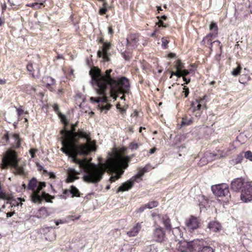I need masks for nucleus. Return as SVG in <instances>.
I'll return each mask as SVG.
<instances>
[{
  "label": "nucleus",
  "instance_id": "f257e3e1",
  "mask_svg": "<svg viewBox=\"0 0 252 252\" xmlns=\"http://www.w3.org/2000/svg\"><path fill=\"white\" fill-rule=\"evenodd\" d=\"M77 124L71 125L69 130H63L64 133V139L62 141L63 147L61 151L69 157L73 162L78 164L84 171L83 181L89 184H97L102 179L103 175L107 170L115 173L110 179L111 182L120 178L124 173V169L128 166L129 158L122 154H118L114 158L108 159L105 163L95 164L88 160L77 158L78 155H87L96 150V142L91 140L90 133L79 129L75 131Z\"/></svg>",
  "mask_w": 252,
  "mask_h": 252
},
{
  "label": "nucleus",
  "instance_id": "f03ea898",
  "mask_svg": "<svg viewBox=\"0 0 252 252\" xmlns=\"http://www.w3.org/2000/svg\"><path fill=\"white\" fill-rule=\"evenodd\" d=\"M112 71V69H107L105 74H101L100 71L98 70L91 74L92 80L96 86L97 93L103 95L98 97H91L90 100L92 102L107 103V98L105 94L107 89H109L111 95L115 99L118 96V94L129 93L130 85L128 80L125 77L116 80L110 75Z\"/></svg>",
  "mask_w": 252,
  "mask_h": 252
},
{
  "label": "nucleus",
  "instance_id": "7ed1b4c3",
  "mask_svg": "<svg viewBox=\"0 0 252 252\" xmlns=\"http://www.w3.org/2000/svg\"><path fill=\"white\" fill-rule=\"evenodd\" d=\"M37 181L35 178H32L29 182L28 188L32 190L31 195V200L34 203H40L43 199L47 202H51L52 198L51 196L45 192L42 193V196L39 195L40 191L45 187V183L39 182L37 185Z\"/></svg>",
  "mask_w": 252,
  "mask_h": 252
},
{
  "label": "nucleus",
  "instance_id": "20e7f679",
  "mask_svg": "<svg viewBox=\"0 0 252 252\" xmlns=\"http://www.w3.org/2000/svg\"><path fill=\"white\" fill-rule=\"evenodd\" d=\"M9 165L13 168V172L15 174L19 175L26 174L23 167L18 164L16 153L11 150H8L3 156L0 167L2 169H6Z\"/></svg>",
  "mask_w": 252,
  "mask_h": 252
},
{
  "label": "nucleus",
  "instance_id": "39448f33",
  "mask_svg": "<svg viewBox=\"0 0 252 252\" xmlns=\"http://www.w3.org/2000/svg\"><path fill=\"white\" fill-rule=\"evenodd\" d=\"M145 172H146V168H142L137 175L133 176L129 180L123 183L119 187L117 190V192H123L130 189L133 186L134 182H136L137 179L141 178Z\"/></svg>",
  "mask_w": 252,
  "mask_h": 252
},
{
  "label": "nucleus",
  "instance_id": "423d86ee",
  "mask_svg": "<svg viewBox=\"0 0 252 252\" xmlns=\"http://www.w3.org/2000/svg\"><path fill=\"white\" fill-rule=\"evenodd\" d=\"M201 243V241L197 240L188 244L187 250L190 252H214L213 250L210 247H202Z\"/></svg>",
  "mask_w": 252,
  "mask_h": 252
},
{
  "label": "nucleus",
  "instance_id": "0eeeda50",
  "mask_svg": "<svg viewBox=\"0 0 252 252\" xmlns=\"http://www.w3.org/2000/svg\"><path fill=\"white\" fill-rule=\"evenodd\" d=\"M211 189L213 193L216 196L219 197L224 196L227 199L230 196L228 187L225 184H221L212 186Z\"/></svg>",
  "mask_w": 252,
  "mask_h": 252
},
{
  "label": "nucleus",
  "instance_id": "6e6552de",
  "mask_svg": "<svg viewBox=\"0 0 252 252\" xmlns=\"http://www.w3.org/2000/svg\"><path fill=\"white\" fill-rule=\"evenodd\" d=\"M241 200L244 202L252 200V181L245 183L244 189L241 191Z\"/></svg>",
  "mask_w": 252,
  "mask_h": 252
},
{
  "label": "nucleus",
  "instance_id": "1a4fd4ad",
  "mask_svg": "<svg viewBox=\"0 0 252 252\" xmlns=\"http://www.w3.org/2000/svg\"><path fill=\"white\" fill-rule=\"evenodd\" d=\"M210 29L211 31L214 30L215 32V33H210L205 37L203 40L204 43L210 44L211 46L210 47L211 49L213 46V44H216L217 46H219L220 42L219 40H216L214 42H212V38L215 37L218 33V26L216 23H212L210 26Z\"/></svg>",
  "mask_w": 252,
  "mask_h": 252
},
{
  "label": "nucleus",
  "instance_id": "9d476101",
  "mask_svg": "<svg viewBox=\"0 0 252 252\" xmlns=\"http://www.w3.org/2000/svg\"><path fill=\"white\" fill-rule=\"evenodd\" d=\"M186 223L187 229L191 232L199 227L200 222L198 218L191 216L187 220Z\"/></svg>",
  "mask_w": 252,
  "mask_h": 252
},
{
  "label": "nucleus",
  "instance_id": "9b49d317",
  "mask_svg": "<svg viewBox=\"0 0 252 252\" xmlns=\"http://www.w3.org/2000/svg\"><path fill=\"white\" fill-rule=\"evenodd\" d=\"M165 233L163 228L159 225H157L153 233V238L157 242H162L164 241Z\"/></svg>",
  "mask_w": 252,
  "mask_h": 252
},
{
  "label": "nucleus",
  "instance_id": "f8f14e48",
  "mask_svg": "<svg viewBox=\"0 0 252 252\" xmlns=\"http://www.w3.org/2000/svg\"><path fill=\"white\" fill-rule=\"evenodd\" d=\"M245 183L242 178H237L233 180L231 184L232 190L235 191H242L244 189Z\"/></svg>",
  "mask_w": 252,
  "mask_h": 252
},
{
  "label": "nucleus",
  "instance_id": "ddd939ff",
  "mask_svg": "<svg viewBox=\"0 0 252 252\" xmlns=\"http://www.w3.org/2000/svg\"><path fill=\"white\" fill-rule=\"evenodd\" d=\"M111 46L109 43H104L102 47V50H99L97 52V56L98 57H103V61L107 62L109 61V57L108 51H109Z\"/></svg>",
  "mask_w": 252,
  "mask_h": 252
},
{
  "label": "nucleus",
  "instance_id": "4468645a",
  "mask_svg": "<svg viewBox=\"0 0 252 252\" xmlns=\"http://www.w3.org/2000/svg\"><path fill=\"white\" fill-rule=\"evenodd\" d=\"M79 174V172H77L74 169H69L68 170V177L66 179L67 183L73 182L75 180L77 179L78 177L77 175Z\"/></svg>",
  "mask_w": 252,
  "mask_h": 252
},
{
  "label": "nucleus",
  "instance_id": "2eb2a0df",
  "mask_svg": "<svg viewBox=\"0 0 252 252\" xmlns=\"http://www.w3.org/2000/svg\"><path fill=\"white\" fill-rule=\"evenodd\" d=\"M141 228V224L140 223H137L129 230L126 232L127 235L129 237H134L136 236Z\"/></svg>",
  "mask_w": 252,
  "mask_h": 252
},
{
  "label": "nucleus",
  "instance_id": "dca6fc26",
  "mask_svg": "<svg viewBox=\"0 0 252 252\" xmlns=\"http://www.w3.org/2000/svg\"><path fill=\"white\" fill-rule=\"evenodd\" d=\"M128 45L132 46H136L139 41L138 36L135 34H130L126 39Z\"/></svg>",
  "mask_w": 252,
  "mask_h": 252
},
{
  "label": "nucleus",
  "instance_id": "f3484780",
  "mask_svg": "<svg viewBox=\"0 0 252 252\" xmlns=\"http://www.w3.org/2000/svg\"><path fill=\"white\" fill-rule=\"evenodd\" d=\"M43 82L46 84L50 91L53 92L54 90L52 86L55 84V81L53 78L49 76L43 77Z\"/></svg>",
  "mask_w": 252,
  "mask_h": 252
},
{
  "label": "nucleus",
  "instance_id": "a211bd4d",
  "mask_svg": "<svg viewBox=\"0 0 252 252\" xmlns=\"http://www.w3.org/2000/svg\"><path fill=\"white\" fill-rule=\"evenodd\" d=\"M49 213L47 209L45 207H42L39 209L36 214V217L38 219H45L49 216Z\"/></svg>",
  "mask_w": 252,
  "mask_h": 252
},
{
  "label": "nucleus",
  "instance_id": "6ab92c4d",
  "mask_svg": "<svg viewBox=\"0 0 252 252\" xmlns=\"http://www.w3.org/2000/svg\"><path fill=\"white\" fill-rule=\"evenodd\" d=\"M208 227L212 231L217 232L221 230V226L218 221H212L208 224Z\"/></svg>",
  "mask_w": 252,
  "mask_h": 252
},
{
  "label": "nucleus",
  "instance_id": "aec40b11",
  "mask_svg": "<svg viewBox=\"0 0 252 252\" xmlns=\"http://www.w3.org/2000/svg\"><path fill=\"white\" fill-rule=\"evenodd\" d=\"M227 155L226 152H224L223 151L218 150L216 152L209 153L207 154L206 156L210 158H215L214 159L216 158H220L225 157Z\"/></svg>",
  "mask_w": 252,
  "mask_h": 252
},
{
  "label": "nucleus",
  "instance_id": "412c9836",
  "mask_svg": "<svg viewBox=\"0 0 252 252\" xmlns=\"http://www.w3.org/2000/svg\"><path fill=\"white\" fill-rule=\"evenodd\" d=\"M53 108H54L55 111L58 114L59 117L61 119V121L64 124L66 125L67 124V122L66 121L65 116L64 115H63L60 112L58 105L57 104H54V106H53Z\"/></svg>",
  "mask_w": 252,
  "mask_h": 252
},
{
  "label": "nucleus",
  "instance_id": "4be33fe9",
  "mask_svg": "<svg viewBox=\"0 0 252 252\" xmlns=\"http://www.w3.org/2000/svg\"><path fill=\"white\" fill-rule=\"evenodd\" d=\"M204 98H201L199 100H196L195 101L193 102L191 104V108H192V111H195L196 110H199L200 109L202 103Z\"/></svg>",
  "mask_w": 252,
  "mask_h": 252
},
{
  "label": "nucleus",
  "instance_id": "5701e85b",
  "mask_svg": "<svg viewBox=\"0 0 252 252\" xmlns=\"http://www.w3.org/2000/svg\"><path fill=\"white\" fill-rule=\"evenodd\" d=\"M162 222L164 224L166 229L168 230L171 228V225L170 223V220L169 218L166 216H164L162 218Z\"/></svg>",
  "mask_w": 252,
  "mask_h": 252
},
{
  "label": "nucleus",
  "instance_id": "b1692460",
  "mask_svg": "<svg viewBox=\"0 0 252 252\" xmlns=\"http://www.w3.org/2000/svg\"><path fill=\"white\" fill-rule=\"evenodd\" d=\"M69 192L72 194V197H79L80 196V192L78 189L74 186H71Z\"/></svg>",
  "mask_w": 252,
  "mask_h": 252
},
{
  "label": "nucleus",
  "instance_id": "393cba45",
  "mask_svg": "<svg viewBox=\"0 0 252 252\" xmlns=\"http://www.w3.org/2000/svg\"><path fill=\"white\" fill-rule=\"evenodd\" d=\"M192 123L191 118L188 119L187 118H183L181 123V126H186L190 125Z\"/></svg>",
  "mask_w": 252,
  "mask_h": 252
},
{
  "label": "nucleus",
  "instance_id": "a878e982",
  "mask_svg": "<svg viewBox=\"0 0 252 252\" xmlns=\"http://www.w3.org/2000/svg\"><path fill=\"white\" fill-rule=\"evenodd\" d=\"M175 67L177 69V71H179V73L181 72L182 68L184 67L183 64L181 62L180 60H178L176 62Z\"/></svg>",
  "mask_w": 252,
  "mask_h": 252
},
{
  "label": "nucleus",
  "instance_id": "bb28decb",
  "mask_svg": "<svg viewBox=\"0 0 252 252\" xmlns=\"http://www.w3.org/2000/svg\"><path fill=\"white\" fill-rule=\"evenodd\" d=\"M242 67L240 65H238L236 68L233 69L231 72V74L233 76H236L239 75L241 70Z\"/></svg>",
  "mask_w": 252,
  "mask_h": 252
},
{
  "label": "nucleus",
  "instance_id": "cd10ccee",
  "mask_svg": "<svg viewBox=\"0 0 252 252\" xmlns=\"http://www.w3.org/2000/svg\"><path fill=\"white\" fill-rule=\"evenodd\" d=\"M13 137L15 140V146L16 148H19L20 146V139L19 137V135L18 134H15L13 135Z\"/></svg>",
  "mask_w": 252,
  "mask_h": 252
},
{
  "label": "nucleus",
  "instance_id": "c85d7f7f",
  "mask_svg": "<svg viewBox=\"0 0 252 252\" xmlns=\"http://www.w3.org/2000/svg\"><path fill=\"white\" fill-rule=\"evenodd\" d=\"M145 205L146 206L147 208L152 209L153 208L157 207L158 205V203L157 201H153L150 202L148 204Z\"/></svg>",
  "mask_w": 252,
  "mask_h": 252
},
{
  "label": "nucleus",
  "instance_id": "c756f323",
  "mask_svg": "<svg viewBox=\"0 0 252 252\" xmlns=\"http://www.w3.org/2000/svg\"><path fill=\"white\" fill-rule=\"evenodd\" d=\"M244 157L250 160V161H252V152L250 151H247L245 152H243Z\"/></svg>",
  "mask_w": 252,
  "mask_h": 252
},
{
  "label": "nucleus",
  "instance_id": "7c9ffc66",
  "mask_svg": "<svg viewBox=\"0 0 252 252\" xmlns=\"http://www.w3.org/2000/svg\"><path fill=\"white\" fill-rule=\"evenodd\" d=\"M244 158L245 157L243 152H242L240 154H239L235 159L236 163H241L243 160Z\"/></svg>",
  "mask_w": 252,
  "mask_h": 252
},
{
  "label": "nucleus",
  "instance_id": "2f4dec72",
  "mask_svg": "<svg viewBox=\"0 0 252 252\" xmlns=\"http://www.w3.org/2000/svg\"><path fill=\"white\" fill-rule=\"evenodd\" d=\"M27 68L28 71L30 73V74H32V76L34 77V73L33 72V68L32 64V63H29L27 65Z\"/></svg>",
  "mask_w": 252,
  "mask_h": 252
},
{
  "label": "nucleus",
  "instance_id": "473e14b6",
  "mask_svg": "<svg viewBox=\"0 0 252 252\" xmlns=\"http://www.w3.org/2000/svg\"><path fill=\"white\" fill-rule=\"evenodd\" d=\"M110 104H106L105 105H103V104H99L98 105V106L100 107V109L101 110V111L102 110H109L110 108Z\"/></svg>",
  "mask_w": 252,
  "mask_h": 252
},
{
  "label": "nucleus",
  "instance_id": "72a5a7b5",
  "mask_svg": "<svg viewBox=\"0 0 252 252\" xmlns=\"http://www.w3.org/2000/svg\"><path fill=\"white\" fill-rule=\"evenodd\" d=\"M162 41V46L163 48L166 49L167 48V45L168 43V41L166 38H162L161 39Z\"/></svg>",
  "mask_w": 252,
  "mask_h": 252
},
{
  "label": "nucleus",
  "instance_id": "f704fd0d",
  "mask_svg": "<svg viewBox=\"0 0 252 252\" xmlns=\"http://www.w3.org/2000/svg\"><path fill=\"white\" fill-rule=\"evenodd\" d=\"M19 0H8L11 6L17 5L19 4Z\"/></svg>",
  "mask_w": 252,
  "mask_h": 252
},
{
  "label": "nucleus",
  "instance_id": "c9c22d12",
  "mask_svg": "<svg viewBox=\"0 0 252 252\" xmlns=\"http://www.w3.org/2000/svg\"><path fill=\"white\" fill-rule=\"evenodd\" d=\"M189 73V71L186 69L182 70L181 72L180 73V74H181V76H186L187 75H188Z\"/></svg>",
  "mask_w": 252,
  "mask_h": 252
},
{
  "label": "nucleus",
  "instance_id": "e433bc0d",
  "mask_svg": "<svg viewBox=\"0 0 252 252\" xmlns=\"http://www.w3.org/2000/svg\"><path fill=\"white\" fill-rule=\"evenodd\" d=\"M184 91L183 93H184L185 97H188L189 94V89L188 88L186 87V86H184L183 88Z\"/></svg>",
  "mask_w": 252,
  "mask_h": 252
},
{
  "label": "nucleus",
  "instance_id": "4c0bfd02",
  "mask_svg": "<svg viewBox=\"0 0 252 252\" xmlns=\"http://www.w3.org/2000/svg\"><path fill=\"white\" fill-rule=\"evenodd\" d=\"M173 75H175L178 77H181V74H180L179 71H176V72H174L173 71H171V75L170 76V78H171L172 77Z\"/></svg>",
  "mask_w": 252,
  "mask_h": 252
},
{
  "label": "nucleus",
  "instance_id": "58836bf2",
  "mask_svg": "<svg viewBox=\"0 0 252 252\" xmlns=\"http://www.w3.org/2000/svg\"><path fill=\"white\" fill-rule=\"evenodd\" d=\"M36 149H31L30 150V153L31 155V157L32 158H33L35 156V152H36Z\"/></svg>",
  "mask_w": 252,
  "mask_h": 252
},
{
  "label": "nucleus",
  "instance_id": "ea45409f",
  "mask_svg": "<svg viewBox=\"0 0 252 252\" xmlns=\"http://www.w3.org/2000/svg\"><path fill=\"white\" fill-rule=\"evenodd\" d=\"M107 8H101L99 9V13L100 14V15H103L104 14L106 13V12H107Z\"/></svg>",
  "mask_w": 252,
  "mask_h": 252
},
{
  "label": "nucleus",
  "instance_id": "a19ab883",
  "mask_svg": "<svg viewBox=\"0 0 252 252\" xmlns=\"http://www.w3.org/2000/svg\"><path fill=\"white\" fill-rule=\"evenodd\" d=\"M146 209H147L146 205H144L140 207L137 211L138 213H141L143 212Z\"/></svg>",
  "mask_w": 252,
  "mask_h": 252
},
{
  "label": "nucleus",
  "instance_id": "79ce46f5",
  "mask_svg": "<svg viewBox=\"0 0 252 252\" xmlns=\"http://www.w3.org/2000/svg\"><path fill=\"white\" fill-rule=\"evenodd\" d=\"M130 147L131 149H136L138 148V144L136 143H131Z\"/></svg>",
  "mask_w": 252,
  "mask_h": 252
},
{
  "label": "nucleus",
  "instance_id": "37998d69",
  "mask_svg": "<svg viewBox=\"0 0 252 252\" xmlns=\"http://www.w3.org/2000/svg\"><path fill=\"white\" fill-rule=\"evenodd\" d=\"M158 24L159 25V27H166V26L164 24L163 22L161 20V19H159L158 20Z\"/></svg>",
  "mask_w": 252,
  "mask_h": 252
},
{
  "label": "nucleus",
  "instance_id": "c03bdc74",
  "mask_svg": "<svg viewBox=\"0 0 252 252\" xmlns=\"http://www.w3.org/2000/svg\"><path fill=\"white\" fill-rule=\"evenodd\" d=\"M17 115L19 116L21 115L24 113V110L20 108H18L17 109Z\"/></svg>",
  "mask_w": 252,
  "mask_h": 252
},
{
  "label": "nucleus",
  "instance_id": "a18cd8bd",
  "mask_svg": "<svg viewBox=\"0 0 252 252\" xmlns=\"http://www.w3.org/2000/svg\"><path fill=\"white\" fill-rule=\"evenodd\" d=\"M108 33L110 34H112L113 33L112 27L111 26H109L108 27Z\"/></svg>",
  "mask_w": 252,
  "mask_h": 252
},
{
  "label": "nucleus",
  "instance_id": "49530a36",
  "mask_svg": "<svg viewBox=\"0 0 252 252\" xmlns=\"http://www.w3.org/2000/svg\"><path fill=\"white\" fill-rule=\"evenodd\" d=\"M49 176L50 178H53V179L55 178L56 177L55 175L53 173H52V172L49 173Z\"/></svg>",
  "mask_w": 252,
  "mask_h": 252
},
{
  "label": "nucleus",
  "instance_id": "de8ad7c7",
  "mask_svg": "<svg viewBox=\"0 0 252 252\" xmlns=\"http://www.w3.org/2000/svg\"><path fill=\"white\" fill-rule=\"evenodd\" d=\"M14 214V212H8L6 214V217L9 218L12 217Z\"/></svg>",
  "mask_w": 252,
  "mask_h": 252
},
{
  "label": "nucleus",
  "instance_id": "09e8293b",
  "mask_svg": "<svg viewBox=\"0 0 252 252\" xmlns=\"http://www.w3.org/2000/svg\"><path fill=\"white\" fill-rule=\"evenodd\" d=\"M183 77L184 81H185L187 84L189 83L190 82L189 79H187V78L185 77V76H183Z\"/></svg>",
  "mask_w": 252,
  "mask_h": 252
},
{
  "label": "nucleus",
  "instance_id": "8fccbe9b",
  "mask_svg": "<svg viewBox=\"0 0 252 252\" xmlns=\"http://www.w3.org/2000/svg\"><path fill=\"white\" fill-rule=\"evenodd\" d=\"M156 150V148H152L150 150V153L151 154H153L155 152Z\"/></svg>",
  "mask_w": 252,
  "mask_h": 252
},
{
  "label": "nucleus",
  "instance_id": "3c124183",
  "mask_svg": "<svg viewBox=\"0 0 252 252\" xmlns=\"http://www.w3.org/2000/svg\"><path fill=\"white\" fill-rule=\"evenodd\" d=\"M63 221L60 220H57V221H55V223L56 225H59V224H61V223H63Z\"/></svg>",
  "mask_w": 252,
  "mask_h": 252
},
{
  "label": "nucleus",
  "instance_id": "603ef678",
  "mask_svg": "<svg viewBox=\"0 0 252 252\" xmlns=\"http://www.w3.org/2000/svg\"><path fill=\"white\" fill-rule=\"evenodd\" d=\"M175 56V54H173V53H170V54H168V57L170 58H172L174 57Z\"/></svg>",
  "mask_w": 252,
  "mask_h": 252
},
{
  "label": "nucleus",
  "instance_id": "864d4df0",
  "mask_svg": "<svg viewBox=\"0 0 252 252\" xmlns=\"http://www.w3.org/2000/svg\"><path fill=\"white\" fill-rule=\"evenodd\" d=\"M119 110H120V111L122 113H124L125 112V111H126L125 108H122V107H121L119 109Z\"/></svg>",
  "mask_w": 252,
  "mask_h": 252
},
{
  "label": "nucleus",
  "instance_id": "5fc2aeb1",
  "mask_svg": "<svg viewBox=\"0 0 252 252\" xmlns=\"http://www.w3.org/2000/svg\"><path fill=\"white\" fill-rule=\"evenodd\" d=\"M6 5L5 4L2 5L1 8H2V11L3 12L4 10L6 8Z\"/></svg>",
  "mask_w": 252,
  "mask_h": 252
},
{
  "label": "nucleus",
  "instance_id": "6e6d98bb",
  "mask_svg": "<svg viewBox=\"0 0 252 252\" xmlns=\"http://www.w3.org/2000/svg\"><path fill=\"white\" fill-rule=\"evenodd\" d=\"M4 138L6 139V141H7L9 139L8 135V134H6L4 136Z\"/></svg>",
  "mask_w": 252,
  "mask_h": 252
},
{
  "label": "nucleus",
  "instance_id": "4d7b16f0",
  "mask_svg": "<svg viewBox=\"0 0 252 252\" xmlns=\"http://www.w3.org/2000/svg\"><path fill=\"white\" fill-rule=\"evenodd\" d=\"M5 83V80H2V79H0V84H4Z\"/></svg>",
  "mask_w": 252,
  "mask_h": 252
},
{
  "label": "nucleus",
  "instance_id": "13d9d810",
  "mask_svg": "<svg viewBox=\"0 0 252 252\" xmlns=\"http://www.w3.org/2000/svg\"><path fill=\"white\" fill-rule=\"evenodd\" d=\"M107 5V4L106 2H103V8H106V6Z\"/></svg>",
  "mask_w": 252,
  "mask_h": 252
},
{
  "label": "nucleus",
  "instance_id": "bf43d9fd",
  "mask_svg": "<svg viewBox=\"0 0 252 252\" xmlns=\"http://www.w3.org/2000/svg\"><path fill=\"white\" fill-rule=\"evenodd\" d=\"M166 18H167V17L166 16L163 15V16L161 17L160 19H162L165 20V19H166Z\"/></svg>",
  "mask_w": 252,
  "mask_h": 252
},
{
  "label": "nucleus",
  "instance_id": "052dcab7",
  "mask_svg": "<svg viewBox=\"0 0 252 252\" xmlns=\"http://www.w3.org/2000/svg\"><path fill=\"white\" fill-rule=\"evenodd\" d=\"M62 93H63L62 89L59 90V91H58V94H62Z\"/></svg>",
  "mask_w": 252,
  "mask_h": 252
},
{
  "label": "nucleus",
  "instance_id": "680f3d73",
  "mask_svg": "<svg viewBox=\"0 0 252 252\" xmlns=\"http://www.w3.org/2000/svg\"><path fill=\"white\" fill-rule=\"evenodd\" d=\"M156 35V31H155L154 32H153L151 34V36L152 37H154Z\"/></svg>",
  "mask_w": 252,
  "mask_h": 252
},
{
  "label": "nucleus",
  "instance_id": "e2e57ef3",
  "mask_svg": "<svg viewBox=\"0 0 252 252\" xmlns=\"http://www.w3.org/2000/svg\"><path fill=\"white\" fill-rule=\"evenodd\" d=\"M161 10H162L161 7L160 6H158V12H159L160 11H161Z\"/></svg>",
  "mask_w": 252,
  "mask_h": 252
},
{
  "label": "nucleus",
  "instance_id": "0e129e2a",
  "mask_svg": "<svg viewBox=\"0 0 252 252\" xmlns=\"http://www.w3.org/2000/svg\"><path fill=\"white\" fill-rule=\"evenodd\" d=\"M69 192V190H66H66H64V191H63V193H64V194H66V193H68V192Z\"/></svg>",
  "mask_w": 252,
  "mask_h": 252
},
{
  "label": "nucleus",
  "instance_id": "69168bd1",
  "mask_svg": "<svg viewBox=\"0 0 252 252\" xmlns=\"http://www.w3.org/2000/svg\"><path fill=\"white\" fill-rule=\"evenodd\" d=\"M138 115V112L137 111H134V116H137Z\"/></svg>",
  "mask_w": 252,
  "mask_h": 252
},
{
  "label": "nucleus",
  "instance_id": "338daca9",
  "mask_svg": "<svg viewBox=\"0 0 252 252\" xmlns=\"http://www.w3.org/2000/svg\"><path fill=\"white\" fill-rule=\"evenodd\" d=\"M124 57L125 59L126 60H129V57H127V56H125V55H124Z\"/></svg>",
  "mask_w": 252,
  "mask_h": 252
},
{
  "label": "nucleus",
  "instance_id": "774afa93",
  "mask_svg": "<svg viewBox=\"0 0 252 252\" xmlns=\"http://www.w3.org/2000/svg\"><path fill=\"white\" fill-rule=\"evenodd\" d=\"M117 109H119L121 108V105L120 104H118L117 105Z\"/></svg>",
  "mask_w": 252,
  "mask_h": 252
}]
</instances>
